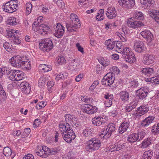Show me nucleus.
<instances>
[{
    "mask_svg": "<svg viewBox=\"0 0 159 159\" xmlns=\"http://www.w3.org/2000/svg\"><path fill=\"white\" fill-rule=\"evenodd\" d=\"M151 83L156 84H159V77L155 76L152 77V80H151Z\"/></svg>",
    "mask_w": 159,
    "mask_h": 159,
    "instance_id": "obj_57",
    "label": "nucleus"
},
{
    "mask_svg": "<svg viewBox=\"0 0 159 159\" xmlns=\"http://www.w3.org/2000/svg\"><path fill=\"white\" fill-rule=\"evenodd\" d=\"M21 67L26 70H29L30 69L31 65L30 61H25L23 60Z\"/></svg>",
    "mask_w": 159,
    "mask_h": 159,
    "instance_id": "obj_46",
    "label": "nucleus"
},
{
    "mask_svg": "<svg viewBox=\"0 0 159 159\" xmlns=\"http://www.w3.org/2000/svg\"><path fill=\"white\" fill-rule=\"evenodd\" d=\"M20 87L22 92L25 94H28L30 92V85L28 82L24 81L21 82L20 84Z\"/></svg>",
    "mask_w": 159,
    "mask_h": 159,
    "instance_id": "obj_12",
    "label": "nucleus"
},
{
    "mask_svg": "<svg viewBox=\"0 0 159 159\" xmlns=\"http://www.w3.org/2000/svg\"><path fill=\"white\" fill-rule=\"evenodd\" d=\"M127 24L128 26L134 29L137 28L144 25L143 22L139 21H134L131 18H129L128 20Z\"/></svg>",
    "mask_w": 159,
    "mask_h": 159,
    "instance_id": "obj_7",
    "label": "nucleus"
},
{
    "mask_svg": "<svg viewBox=\"0 0 159 159\" xmlns=\"http://www.w3.org/2000/svg\"><path fill=\"white\" fill-rule=\"evenodd\" d=\"M15 74L14 76V78H15V81H18L22 80L25 77L24 73L22 71L15 70Z\"/></svg>",
    "mask_w": 159,
    "mask_h": 159,
    "instance_id": "obj_22",
    "label": "nucleus"
},
{
    "mask_svg": "<svg viewBox=\"0 0 159 159\" xmlns=\"http://www.w3.org/2000/svg\"><path fill=\"white\" fill-rule=\"evenodd\" d=\"M81 99L83 101L87 103H91L93 102V99L92 98H88L87 96H82Z\"/></svg>",
    "mask_w": 159,
    "mask_h": 159,
    "instance_id": "obj_51",
    "label": "nucleus"
},
{
    "mask_svg": "<svg viewBox=\"0 0 159 159\" xmlns=\"http://www.w3.org/2000/svg\"><path fill=\"white\" fill-rule=\"evenodd\" d=\"M104 98L106 99L105 102V106L107 107H109L111 106L112 104V100L113 99V96L112 94H109L108 93L104 95Z\"/></svg>",
    "mask_w": 159,
    "mask_h": 159,
    "instance_id": "obj_19",
    "label": "nucleus"
},
{
    "mask_svg": "<svg viewBox=\"0 0 159 159\" xmlns=\"http://www.w3.org/2000/svg\"><path fill=\"white\" fill-rule=\"evenodd\" d=\"M116 45V50L119 53H120V51H122L123 47H122V43L121 42L119 41H115Z\"/></svg>",
    "mask_w": 159,
    "mask_h": 159,
    "instance_id": "obj_44",
    "label": "nucleus"
},
{
    "mask_svg": "<svg viewBox=\"0 0 159 159\" xmlns=\"http://www.w3.org/2000/svg\"><path fill=\"white\" fill-rule=\"evenodd\" d=\"M141 72L142 74L149 76L153 74L154 70L152 68H144L141 69Z\"/></svg>",
    "mask_w": 159,
    "mask_h": 159,
    "instance_id": "obj_29",
    "label": "nucleus"
},
{
    "mask_svg": "<svg viewBox=\"0 0 159 159\" xmlns=\"http://www.w3.org/2000/svg\"><path fill=\"white\" fill-rule=\"evenodd\" d=\"M70 18L72 22H77V23L80 22V20L78 16L75 14H72L70 16Z\"/></svg>",
    "mask_w": 159,
    "mask_h": 159,
    "instance_id": "obj_50",
    "label": "nucleus"
},
{
    "mask_svg": "<svg viewBox=\"0 0 159 159\" xmlns=\"http://www.w3.org/2000/svg\"><path fill=\"white\" fill-rule=\"evenodd\" d=\"M137 133H133L128 136L127 140L129 143H133L139 141V137Z\"/></svg>",
    "mask_w": 159,
    "mask_h": 159,
    "instance_id": "obj_26",
    "label": "nucleus"
},
{
    "mask_svg": "<svg viewBox=\"0 0 159 159\" xmlns=\"http://www.w3.org/2000/svg\"><path fill=\"white\" fill-rule=\"evenodd\" d=\"M153 152L149 150L145 152L142 156L143 159H151L153 156Z\"/></svg>",
    "mask_w": 159,
    "mask_h": 159,
    "instance_id": "obj_33",
    "label": "nucleus"
},
{
    "mask_svg": "<svg viewBox=\"0 0 159 159\" xmlns=\"http://www.w3.org/2000/svg\"><path fill=\"white\" fill-rule=\"evenodd\" d=\"M64 27L60 23L57 24V26L55 29V32L54 33V35L58 38H60L64 33Z\"/></svg>",
    "mask_w": 159,
    "mask_h": 159,
    "instance_id": "obj_10",
    "label": "nucleus"
},
{
    "mask_svg": "<svg viewBox=\"0 0 159 159\" xmlns=\"http://www.w3.org/2000/svg\"><path fill=\"white\" fill-rule=\"evenodd\" d=\"M132 53V52H130V48L128 47H125V48L123 47L122 51H120V53L122 54V56L123 57L129 54L130 53Z\"/></svg>",
    "mask_w": 159,
    "mask_h": 159,
    "instance_id": "obj_35",
    "label": "nucleus"
},
{
    "mask_svg": "<svg viewBox=\"0 0 159 159\" xmlns=\"http://www.w3.org/2000/svg\"><path fill=\"white\" fill-rule=\"evenodd\" d=\"M63 159H77L73 154H71L70 153H68L64 157H63Z\"/></svg>",
    "mask_w": 159,
    "mask_h": 159,
    "instance_id": "obj_58",
    "label": "nucleus"
},
{
    "mask_svg": "<svg viewBox=\"0 0 159 159\" xmlns=\"http://www.w3.org/2000/svg\"><path fill=\"white\" fill-rule=\"evenodd\" d=\"M74 116L73 115L69 114H66L65 115V118L66 121V124L64 123H60V124H64L65 126H67V124L69 125V124H71L72 122V121L73 119Z\"/></svg>",
    "mask_w": 159,
    "mask_h": 159,
    "instance_id": "obj_31",
    "label": "nucleus"
},
{
    "mask_svg": "<svg viewBox=\"0 0 159 159\" xmlns=\"http://www.w3.org/2000/svg\"><path fill=\"white\" fill-rule=\"evenodd\" d=\"M151 131L155 135L159 134V123L157 125H154L152 126Z\"/></svg>",
    "mask_w": 159,
    "mask_h": 159,
    "instance_id": "obj_45",
    "label": "nucleus"
},
{
    "mask_svg": "<svg viewBox=\"0 0 159 159\" xmlns=\"http://www.w3.org/2000/svg\"><path fill=\"white\" fill-rule=\"evenodd\" d=\"M80 22H71L69 23H66V27L68 31L70 32L75 31V29L80 28Z\"/></svg>",
    "mask_w": 159,
    "mask_h": 159,
    "instance_id": "obj_11",
    "label": "nucleus"
},
{
    "mask_svg": "<svg viewBox=\"0 0 159 159\" xmlns=\"http://www.w3.org/2000/svg\"><path fill=\"white\" fill-rule=\"evenodd\" d=\"M141 35L145 39H148L149 42L152 41L153 38V35L149 30H144L141 32Z\"/></svg>",
    "mask_w": 159,
    "mask_h": 159,
    "instance_id": "obj_25",
    "label": "nucleus"
},
{
    "mask_svg": "<svg viewBox=\"0 0 159 159\" xmlns=\"http://www.w3.org/2000/svg\"><path fill=\"white\" fill-rule=\"evenodd\" d=\"M68 76V74L66 72H61L57 75L56 77V80L58 81L60 79L64 80Z\"/></svg>",
    "mask_w": 159,
    "mask_h": 159,
    "instance_id": "obj_38",
    "label": "nucleus"
},
{
    "mask_svg": "<svg viewBox=\"0 0 159 159\" xmlns=\"http://www.w3.org/2000/svg\"><path fill=\"white\" fill-rule=\"evenodd\" d=\"M40 33L42 34H48L50 32V29L48 26L43 24H41L40 27Z\"/></svg>",
    "mask_w": 159,
    "mask_h": 159,
    "instance_id": "obj_28",
    "label": "nucleus"
},
{
    "mask_svg": "<svg viewBox=\"0 0 159 159\" xmlns=\"http://www.w3.org/2000/svg\"><path fill=\"white\" fill-rule=\"evenodd\" d=\"M151 143L149 140L148 139H145L142 143V145L143 147L146 148L148 147Z\"/></svg>",
    "mask_w": 159,
    "mask_h": 159,
    "instance_id": "obj_59",
    "label": "nucleus"
},
{
    "mask_svg": "<svg viewBox=\"0 0 159 159\" xmlns=\"http://www.w3.org/2000/svg\"><path fill=\"white\" fill-rule=\"evenodd\" d=\"M26 13L29 14L31 12L32 5L30 3L28 2L26 3Z\"/></svg>",
    "mask_w": 159,
    "mask_h": 159,
    "instance_id": "obj_54",
    "label": "nucleus"
},
{
    "mask_svg": "<svg viewBox=\"0 0 159 159\" xmlns=\"http://www.w3.org/2000/svg\"><path fill=\"white\" fill-rule=\"evenodd\" d=\"M101 83L102 85H105L106 86H109L111 85L109 80L105 77V75L102 80Z\"/></svg>",
    "mask_w": 159,
    "mask_h": 159,
    "instance_id": "obj_48",
    "label": "nucleus"
},
{
    "mask_svg": "<svg viewBox=\"0 0 159 159\" xmlns=\"http://www.w3.org/2000/svg\"><path fill=\"white\" fill-rule=\"evenodd\" d=\"M93 129L91 128H87L84 129L83 132V135L86 137H89L91 134Z\"/></svg>",
    "mask_w": 159,
    "mask_h": 159,
    "instance_id": "obj_43",
    "label": "nucleus"
},
{
    "mask_svg": "<svg viewBox=\"0 0 159 159\" xmlns=\"http://www.w3.org/2000/svg\"><path fill=\"white\" fill-rule=\"evenodd\" d=\"M104 9H101L98 11V15L96 16V18L98 20H101L103 19Z\"/></svg>",
    "mask_w": 159,
    "mask_h": 159,
    "instance_id": "obj_36",
    "label": "nucleus"
},
{
    "mask_svg": "<svg viewBox=\"0 0 159 159\" xmlns=\"http://www.w3.org/2000/svg\"><path fill=\"white\" fill-rule=\"evenodd\" d=\"M40 26L41 24H40L39 22L35 21L32 24V29L34 31L36 32L38 31L40 33L41 29L40 28Z\"/></svg>",
    "mask_w": 159,
    "mask_h": 159,
    "instance_id": "obj_37",
    "label": "nucleus"
},
{
    "mask_svg": "<svg viewBox=\"0 0 159 159\" xmlns=\"http://www.w3.org/2000/svg\"><path fill=\"white\" fill-rule=\"evenodd\" d=\"M42 67V70L44 71L45 72H48L51 70L52 69V67L51 66L49 65H46L43 64L41 66Z\"/></svg>",
    "mask_w": 159,
    "mask_h": 159,
    "instance_id": "obj_49",
    "label": "nucleus"
},
{
    "mask_svg": "<svg viewBox=\"0 0 159 159\" xmlns=\"http://www.w3.org/2000/svg\"><path fill=\"white\" fill-rule=\"evenodd\" d=\"M115 125L114 124H109L106 129V131L107 132L105 134V135L103 136V137L105 138H109L112 133L115 131Z\"/></svg>",
    "mask_w": 159,
    "mask_h": 159,
    "instance_id": "obj_16",
    "label": "nucleus"
},
{
    "mask_svg": "<svg viewBox=\"0 0 159 159\" xmlns=\"http://www.w3.org/2000/svg\"><path fill=\"white\" fill-rule=\"evenodd\" d=\"M47 151V150L43 149H40L39 151L36 152V153L38 156L43 158H45L47 156L46 153Z\"/></svg>",
    "mask_w": 159,
    "mask_h": 159,
    "instance_id": "obj_40",
    "label": "nucleus"
},
{
    "mask_svg": "<svg viewBox=\"0 0 159 159\" xmlns=\"http://www.w3.org/2000/svg\"><path fill=\"white\" fill-rule=\"evenodd\" d=\"M134 18L138 20H142L143 19V16L141 12L136 11L134 14Z\"/></svg>",
    "mask_w": 159,
    "mask_h": 159,
    "instance_id": "obj_41",
    "label": "nucleus"
},
{
    "mask_svg": "<svg viewBox=\"0 0 159 159\" xmlns=\"http://www.w3.org/2000/svg\"><path fill=\"white\" fill-rule=\"evenodd\" d=\"M119 5L123 7L132 8L135 4L134 0H118Z\"/></svg>",
    "mask_w": 159,
    "mask_h": 159,
    "instance_id": "obj_6",
    "label": "nucleus"
},
{
    "mask_svg": "<svg viewBox=\"0 0 159 159\" xmlns=\"http://www.w3.org/2000/svg\"><path fill=\"white\" fill-rule=\"evenodd\" d=\"M16 19L15 18L13 17L12 19H10L8 22V24L10 25H14L17 24V22L16 21Z\"/></svg>",
    "mask_w": 159,
    "mask_h": 159,
    "instance_id": "obj_60",
    "label": "nucleus"
},
{
    "mask_svg": "<svg viewBox=\"0 0 159 159\" xmlns=\"http://www.w3.org/2000/svg\"><path fill=\"white\" fill-rule=\"evenodd\" d=\"M12 152L11 150L8 147H5L3 149V154L7 157H8L10 155L11 156Z\"/></svg>",
    "mask_w": 159,
    "mask_h": 159,
    "instance_id": "obj_39",
    "label": "nucleus"
},
{
    "mask_svg": "<svg viewBox=\"0 0 159 159\" xmlns=\"http://www.w3.org/2000/svg\"><path fill=\"white\" fill-rule=\"evenodd\" d=\"M57 63L59 65H62L66 62V60L65 58L61 55L59 56L57 58Z\"/></svg>",
    "mask_w": 159,
    "mask_h": 159,
    "instance_id": "obj_42",
    "label": "nucleus"
},
{
    "mask_svg": "<svg viewBox=\"0 0 159 159\" xmlns=\"http://www.w3.org/2000/svg\"><path fill=\"white\" fill-rule=\"evenodd\" d=\"M57 4L60 7L64 8L65 7L64 2L61 0H58L57 2Z\"/></svg>",
    "mask_w": 159,
    "mask_h": 159,
    "instance_id": "obj_64",
    "label": "nucleus"
},
{
    "mask_svg": "<svg viewBox=\"0 0 159 159\" xmlns=\"http://www.w3.org/2000/svg\"><path fill=\"white\" fill-rule=\"evenodd\" d=\"M17 1L14 0L7 2L2 6V8L5 12L12 13L17 10L16 8L18 7V4H16Z\"/></svg>",
    "mask_w": 159,
    "mask_h": 159,
    "instance_id": "obj_4",
    "label": "nucleus"
},
{
    "mask_svg": "<svg viewBox=\"0 0 159 159\" xmlns=\"http://www.w3.org/2000/svg\"><path fill=\"white\" fill-rule=\"evenodd\" d=\"M152 1V0H140V2L142 7L145 9H150L153 6Z\"/></svg>",
    "mask_w": 159,
    "mask_h": 159,
    "instance_id": "obj_20",
    "label": "nucleus"
},
{
    "mask_svg": "<svg viewBox=\"0 0 159 159\" xmlns=\"http://www.w3.org/2000/svg\"><path fill=\"white\" fill-rule=\"evenodd\" d=\"M149 107L146 106L142 105L139 107L137 110L136 116L139 117L146 113L149 110Z\"/></svg>",
    "mask_w": 159,
    "mask_h": 159,
    "instance_id": "obj_15",
    "label": "nucleus"
},
{
    "mask_svg": "<svg viewBox=\"0 0 159 159\" xmlns=\"http://www.w3.org/2000/svg\"><path fill=\"white\" fill-rule=\"evenodd\" d=\"M15 70H10V72H9V73H8V75H8V77L9 78V79L11 80L12 81H15V78H14V75H15L14 74L15 73Z\"/></svg>",
    "mask_w": 159,
    "mask_h": 159,
    "instance_id": "obj_47",
    "label": "nucleus"
},
{
    "mask_svg": "<svg viewBox=\"0 0 159 159\" xmlns=\"http://www.w3.org/2000/svg\"><path fill=\"white\" fill-rule=\"evenodd\" d=\"M30 131L31 130L29 128H26L25 129L22 134V138L27 136L30 133Z\"/></svg>",
    "mask_w": 159,
    "mask_h": 159,
    "instance_id": "obj_53",
    "label": "nucleus"
},
{
    "mask_svg": "<svg viewBox=\"0 0 159 159\" xmlns=\"http://www.w3.org/2000/svg\"><path fill=\"white\" fill-rule=\"evenodd\" d=\"M129 54L123 57L125 59L126 61L129 63H132L136 61L134 55L132 53H129Z\"/></svg>",
    "mask_w": 159,
    "mask_h": 159,
    "instance_id": "obj_27",
    "label": "nucleus"
},
{
    "mask_svg": "<svg viewBox=\"0 0 159 159\" xmlns=\"http://www.w3.org/2000/svg\"><path fill=\"white\" fill-rule=\"evenodd\" d=\"M154 57L151 54H147L144 55L143 62L145 65L152 64L154 61Z\"/></svg>",
    "mask_w": 159,
    "mask_h": 159,
    "instance_id": "obj_18",
    "label": "nucleus"
},
{
    "mask_svg": "<svg viewBox=\"0 0 159 159\" xmlns=\"http://www.w3.org/2000/svg\"><path fill=\"white\" fill-rule=\"evenodd\" d=\"M124 144H122L120 142H118L114 144L113 145L110 146L111 151H119L123 148Z\"/></svg>",
    "mask_w": 159,
    "mask_h": 159,
    "instance_id": "obj_23",
    "label": "nucleus"
},
{
    "mask_svg": "<svg viewBox=\"0 0 159 159\" xmlns=\"http://www.w3.org/2000/svg\"><path fill=\"white\" fill-rule=\"evenodd\" d=\"M72 123L74 124V125L77 127H78L80 125V123L78 121V119L75 117H74L72 119V122L71 124H72Z\"/></svg>",
    "mask_w": 159,
    "mask_h": 159,
    "instance_id": "obj_62",
    "label": "nucleus"
},
{
    "mask_svg": "<svg viewBox=\"0 0 159 159\" xmlns=\"http://www.w3.org/2000/svg\"><path fill=\"white\" fill-rule=\"evenodd\" d=\"M84 107L82 109L83 111L89 114H93L98 110V108L96 107L91 104H86Z\"/></svg>",
    "mask_w": 159,
    "mask_h": 159,
    "instance_id": "obj_9",
    "label": "nucleus"
},
{
    "mask_svg": "<svg viewBox=\"0 0 159 159\" xmlns=\"http://www.w3.org/2000/svg\"><path fill=\"white\" fill-rule=\"evenodd\" d=\"M138 135L139 136V141L142 140L146 134L144 131L142 130L140 132H139L137 133Z\"/></svg>",
    "mask_w": 159,
    "mask_h": 159,
    "instance_id": "obj_52",
    "label": "nucleus"
},
{
    "mask_svg": "<svg viewBox=\"0 0 159 159\" xmlns=\"http://www.w3.org/2000/svg\"><path fill=\"white\" fill-rule=\"evenodd\" d=\"M40 49L43 52H48L53 48L52 41L49 38L44 39L39 42Z\"/></svg>",
    "mask_w": 159,
    "mask_h": 159,
    "instance_id": "obj_3",
    "label": "nucleus"
},
{
    "mask_svg": "<svg viewBox=\"0 0 159 159\" xmlns=\"http://www.w3.org/2000/svg\"><path fill=\"white\" fill-rule=\"evenodd\" d=\"M148 91L147 88L145 87H143L136 90V93L139 99L143 100L147 97Z\"/></svg>",
    "mask_w": 159,
    "mask_h": 159,
    "instance_id": "obj_8",
    "label": "nucleus"
},
{
    "mask_svg": "<svg viewBox=\"0 0 159 159\" xmlns=\"http://www.w3.org/2000/svg\"><path fill=\"white\" fill-rule=\"evenodd\" d=\"M24 60V58L18 56L11 58L9 62L13 66L21 67Z\"/></svg>",
    "mask_w": 159,
    "mask_h": 159,
    "instance_id": "obj_5",
    "label": "nucleus"
},
{
    "mask_svg": "<svg viewBox=\"0 0 159 159\" xmlns=\"http://www.w3.org/2000/svg\"><path fill=\"white\" fill-rule=\"evenodd\" d=\"M130 122L128 120H125L120 125L118 129V132L122 134L126 131L129 126Z\"/></svg>",
    "mask_w": 159,
    "mask_h": 159,
    "instance_id": "obj_17",
    "label": "nucleus"
},
{
    "mask_svg": "<svg viewBox=\"0 0 159 159\" xmlns=\"http://www.w3.org/2000/svg\"><path fill=\"white\" fill-rule=\"evenodd\" d=\"M134 47L135 50L138 52H141L145 50L144 44L141 41H138L135 42Z\"/></svg>",
    "mask_w": 159,
    "mask_h": 159,
    "instance_id": "obj_13",
    "label": "nucleus"
},
{
    "mask_svg": "<svg viewBox=\"0 0 159 159\" xmlns=\"http://www.w3.org/2000/svg\"><path fill=\"white\" fill-rule=\"evenodd\" d=\"M67 125L66 127L64 124H60L59 127L63 134V138L66 142L70 143L75 138V135L70 125Z\"/></svg>",
    "mask_w": 159,
    "mask_h": 159,
    "instance_id": "obj_1",
    "label": "nucleus"
},
{
    "mask_svg": "<svg viewBox=\"0 0 159 159\" xmlns=\"http://www.w3.org/2000/svg\"><path fill=\"white\" fill-rule=\"evenodd\" d=\"M120 98L121 101L125 102L127 101L129 98V94L128 92L123 91L120 93Z\"/></svg>",
    "mask_w": 159,
    "mask_h": 159,
    "instance_id": "obj_30",
    "label": "nucleus"
},
{
    "mask_svg": "<svg viewBox=\"0 0 159 159\" xmlns=\"http://www.w3.org/2000/svg\"><path fill=\"white\" fill-rule=\"evenodd\" d=\"M149 15L159 24V11L152 9L150 11Z\"/></svg>",
    "mask_w": 159,
    "mask_h": 159,
    "instance_id": "obj_24",
    "label": "nucleus"
},
{
    "mask_svg": "<svg viewBox=\"0 0 159 159\" xmlns=\"http://www.w3.org/2000/svg\"><path fill=\"white\" fill-rule=\"evenodd\" d=\"M79 65V64L78 63L75 62V61H74V62L71 63V65L70 66V69L71 70H73L76 69L77 66Z\"/></svg>",
    "mask_w": 159,
    "mask_h": 159,
    "instance_id": "obj_61",
    "label": "nucleus"
},
{
    "mask_svg": "<svg viewBox=\"0 0 159 159\" xmlns=\"http://www.w3.org/2000/svg\"><path fill=\"white\" fill-rule=\"evenodd\" d=\"M11 46L9 43L6 42L3 43V47L4 48L7 50L8 52H10L11 50Z\"/></svg>",
    "mask_w": 159,
    "mask_h": 159,
    "instance_id": "obj_55",
    "label": "nucleus"
},
{
    "mask_svg": "<svg viewBox=\"0 0 159 159\" xmlns=\"http://www.w3.org/2000/svg\"><path fill=\"white\" fill-rule=\"evenodd\" d=\"M101 146V142L99 139L92 138L88 141L85 149L86 151L92 152L98 150Z\"/></svg>",
    "mask_w": 159,
    "mask_h": 159,
    "instance_id": "obj_2",
    "label": "nucleus"
},
{
    "mask_svg": "<svg viewBox=\"0 0 159 159\" xmlns=\"http://www.w3.org/2000/svg\"><path fill=\"white\" fill-rule=\"evenodd\" d=\"M106 15L109 19L115 18L116 16L117 12L115 8L112 7H108L106 11Z\"/></svg>",
    "mask_w": 159,
    "mask_h": 159,
    "instance_id": "obj_14",
    "label": "nucleus"
},
{
    "mask_svg": "<svg viewBox=\"0 0 159 159\" xmlns=\"http://www.w3.org/2000/svg\"><path fill=\"white\" fill-rule=\"evenodd\" d=\"M105 77L109 80L111 85L114 82L115 79V75L112 72H109L105 75Z\"/></svg>",
    "mask_w": 159,
    "mask_h": 159,
    "instance_id": "obj_32",
    "label": "nucleus"
},
{
    "mask_svg": "<svg viewBox=\"0 0 159 159\" xmlns=\"http://www.w3.org/2000/svg\"><path fill=\"white\" fill-rule=\"evenodd\" d=\"M93 124L96 126H100L104 124V121L103 118L100 116H95L92 119Z\"/></svg>",
    "mask_w": 159,
    "mask_h": 159,
    "instance_id": "obj_21",
    "label": "nucleus"
},
{
    "mask_svg": "<svg viewBox=\"0 0 159 159\" xmlns=\"http://www.w3.org/2000/svg\"><path fill=\"white\" fill-rule=\"evenodd\" d=\"M105 43L107 46V48L112 50L115 46V42L111 40V39H108L106 41Z\"/></svg>",
    "mask_w": 159,
    "mask_h": 159,
    "instance_id": "obj_34",
    "label": "nucleus"
},
{
    "mask_svg": "<svg viewBox=\"0 0 159 159\" xmlns=\"http://www.w3.org/2000/svg\"><path fill=\"white\" fill-rule=\"evenodd\" d=\"M130 84L131 87L132 88H136L139 86V83L138 81L135 80L132 81Z\"/></svg>",
    "mask_w": 159,
    "mask_h": 159,
    "instance_id": "obj_63",
    "label": "nucleus"
},
{
    "mask_svg": "<svg viewBox=\"0 0 159 159\" xmlns=\"http://www.w3.org/2000/svg\"><path fill=\"white\" fill-rule=\"evenodd\" d=\"M54 84V82L53 80L48 81L47 83V85L48 87V90L50 92L51 88H52Z\"/></svg>",
    "mask_w": 159,
    "mask_h": 159,
    "instance_id": "obj_56",
    "label": "nucleus"
}]
</instances>
